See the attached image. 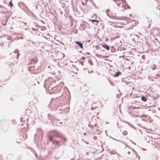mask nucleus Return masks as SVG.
Returning <instances> with one entry per match:
<instances>
[{"label": "nucleus", "instance_id": "nucleus-1", "mask_svg": "<svg viewBox=\"0 0 160 160\" xmlns=\"http://www.w3.org/2000/svg\"><path fill=\"white\" fill-rule=\"evenodd\" d=\"M48 138L50 142H52L53 143L58 144L59 143V142L57 141H55L52 139V138L51 135H49L48 136Z\"/></svg>", "mask_w": 160, "mask_h": 160}, {"label": "nucleus", "instance_id": "nucleus-2", "mask_svg": "<svg viewBox=\"0 0 160 160\" xmlns=\"http://www.w3.org/2000/svg\"><path fill=\"white\" fill-rule=\"evenodd\" d=\"M52 135L54 136L60 138H62L63 137V136L61 133L57 132H54V133L52 134Z\"/></svg>", "mask_w": 160, "mask_h": 160}, {"label": "nucleus", "instance_id": "nucleus-3", "mask_svg": "<svg viewBox=\"0 0 160 160\" xmlns=\"http://www.w3.org/2000/svg\"><path fill=\"white\" fill-rule=\"evenodd\" d=\"M115 2H119L117 3V4L118 5L120 6V4H121L122 3H123L125 1L124 0H114Z\"/></svg>", "mask_w": 160, "mask_h": 160}, {"label": "nucleus", "instance_id": "nucleus-4", "mask_svg": "<svg viewBox=\"0 0 160 160\" xmlns=\"http://www.w3.org/2000/svg\"><path fill=\"white\" fill-rule=\"evenodd\" d=\"M102 47L105 48L106 50H109L110 49L109 47L106 44H104L102 45Z\"/></svg>", "mask_w": 160, "mask_h": 160}, {"label": "nucleus", "instance_id": "nucleus-5", "mask_svg": "<svg viewBox=\"0 0 160 160\" xmlns=\"http://www.w3.org/2000/svg\"><path fill=\"white\" fill-rule=\"evenodd\" d=\"M75 43L78 44L80 47L81 48H82L83 47L82 44V43L80 41H75Z\"/></svg>", "mask_w": 160, "mask_h": 160}, {"label": "nucleus", "instance_id": "nucleus-6", "mask_svg": "<svg viewBox=\"0 0 160 160\" xmlns=\"http://www.w3.org/2000/svg\"><path fill=\"white\" fill-rule=\"evenodd\" d=\"M127 19L126 18V19L123 20L120 22V23L123 25H125L128 23V22L127 21Z\"/></svg>", "mask_w": 160, "mask_h": 160}, {"label": "nucleus", "instance_id": "nucleus-7", "mask_svg": "<svg viewBox=\"0 0 160 160\" xmlns=\"http://www.w3.org/2000/svg\"><path fill=\"white\" fill-rule=\"evenodd\" d=\"M22 139H23V140L26 139L27 138V133H23L22 135Z\"/></svg>", "mask_w": 160, "mask_h": 160}, {"label": "nucleus", "instance_id": "nucleus-8", "mask_svg": "<svg viewBox=\"0 0 160 160\" xmlns=\"http://www.w3.org/2000/svg\"><path fill=\"white\" fill-rule=\"evenodd\" d=\"M38 61V60L37 58L36 59H32L31 60V62L32 63L36 64Z\"/></svg>", "mask_w": 160, "mask_h": 160}, {"label": "nucleus", "instance_id": "nucleus-9", "mask_svg": "<svg viewBox=\"0 0 160 160\" xmlns=\"http://www.w3.org/2000/svg\"><path fill=\"white\" fill-rule=\"evenodd\" d=\"M121 73L120 72H117L115 73L114 75V77H117L120 74H121Z\"/></svg>", "mask_w": 160, "mask_h": 160}, {"label": "nucleus", "instance_id": "nucleus-10", "mask_svg": "<svg viewBox=\"0 0 160 160\" xmlns=\"http://www.w3.org/2000/svg\"><path fill=\"white\" fill-rule=\"evenodd\" d=\"M142 100L144 102H146L147 101L146 98L144 96H142L141 97Z\"/></svg>", "mask_w": 160, "mask_h": 160}, {"label": "nucleus", "instance_id": "nucleus-11", "mask_svg": "<svg viewBox=\"0 0 160 160\" xmlns=\"http://www.w3.org/2000/svg\"><path fill=\"white\" fill-rule=\"evenodd\" d=\"M89 21H91L92 22H99V21L98 20H96L95 19H90L89 20Z\"/></svg>", "mask_w": 160, "mask_h": 160}, {"label": "nucleus", "instance_id": "nucleus-12", "mask_svg": "<svg viewBox=\"0 0 160 160\" xmlns=\"http://www.w3.org/2000/svg\"><path fill=\"white\" fill-rule=\"evenodd\" d=\"M12 2V1L11 0L9 2V6L11 7H12L13 5Z\"/></svg>", "mask_w": 160, "mask_h": 160}, {"label": "nucleus", "instance_id": "nucleus-13", "mask_svg": "<svg viewBox=\"0 0 160 160\" xmlns=\"http://www.w3.org/2000/svg\"><path fill=\"white\" fill-rule=\"evenodd\" d=\"M114 27H116V28H118V27H119V28H122V27H123L122 26H119L117 24L116 25H114Z\"/></svg>", "mask_w": 160, "mask_h": 160}, {"label": "nucleus", "instance_id": "nucleus-14", "mask_svg": "<svg viewBox=\"0 0 160 160\" xmlns=\"http://www.w3.org/2000/svg\"><path fill=\"white\" fill-rule=\"evenodd\" d=\"M8 11H6V12H4V11H2V14H3V13H8Z\"/></svg>", "mask_w": 160, "mask_h": 160}]
</instances>
